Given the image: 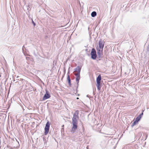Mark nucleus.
<instances>
[{
  "instance_id": "obj_1",
  "label": "nucleus",
  "mask_w": 149,
  "mask_h": 149,
  "mask_svg": "<svg viewBox=\"0 0 149 149\" xmlns=\"http://www.w3.org/2000/svg\"><path fill=\"white\" fill-rule=\"evenodd\" d=\"M72 127L71 130V132L73 134L74 133L76 130L77 129L78 121L72 120Z\"/></svg>"
},
{
  "instance_id": "obj_2",
  "label": "nucleus",
  "mask_w": 149,
  "mask_h": 149,
  "mask_svg": "<svg viewBox=\"0 0 149 149\" xmlns=\"http://www.w3.org/2000/svg\"><path fill=\"white\" fill-rule=\"evenodd\" d=\"M101 76L100 74L98 75L96 78V86L98 91H99L101 89Z\"/></svg>"
},
{
  "instance_id": "obj_3",
  "label": "nucleus",
  "mask_w": 149,
  "mask_h": 149,
  "mask_svg": "<svg viewBox=\"0 0 149 149\" xmlns=\"http://www.w3.org/2000/svg\"><path fill=\"white\" fill-rule=\"evenodd\" d=\"M50 125V124L49 122L47 121L46 124L44 129L45 132L43 135H46L48 134L49 130Z\"/></svg>"
},
{
  "instance_id": "obj_4",
  "label": "nucleus",
  "mask_w": 149,
  "mask_h": 149,
  "mask_svg": "<svg viewBox=\"0 0 149 149\" xmlns=\"http://www.w3.org/2000/svg\"><path fill=\"white\" fill-rule=\"evenodd\" d=\"M96 51L95 49L93 48L92 49L91 53V58L93 60H95L97 57V55L96 54Z\"/></svg>"
},
{
  "instance_id": "obj_5",
  "label": "nucleus",
  "mask_w": 149,
  "mask_h": 149,
  "mask_svg": "<svg viewBox=\"0 0 149 149\" xmlns=\"http://www.w3.org/2000/svg\"><path fill=\"white\" fill-rule=\"evenodd\" d=\"M79 111L78 110L76 111L74 113L73 117L72 118V120L73 121H78L79 118L78 115L79 114Z\"/></svg>"
},
{
  "instance_id": "obj_6",
  "label": "nucleus",
  "mask_w": 149,
  "mask_h": 149,
  "mask_svg": "<svg viewBox=\"0 0 149 149\" xmlns=\"http://www.w3.org/2000/svg\"><path fill=\"white\" fill-rule=\"evenodd\" d=\"M45 91V93L42 99V101H43L51 97V95L48 91L47 90H46Z\"/></svg>"
},
{
  "instance_id": "obj_7",
  "label": "nucleus",
  "mask_w": 149,
  "mask_h": 149,
  "mask_svg": "<svg viewBox=\"0 0 149 149\" xmlns=\"http://www.w3.org/2000/svg\"><path fill=\"white\" fill-rule=\"evenodd\" d=\"M81 124H82V129H79V128L77 129V133H78V134L79 135H80L81 136V135H82L84 134V127L83 125V123H81Z\"/></svg>"
},
{
  "instance_id": "obj_8",
  "label": "nucleus",
  "mask_w": 149,
  "mask_h": 149,
  "mask_svg": "<svg viewBox=\"0 0 149 149\" xmlns=\"http://www.w3.org/2000/svg\"><path fill=\"white\" fill-rule=\"evenodd\" d=\"M75 75L76 76V81L77 83V88L78 86V84L80 78V73H77L75 74Z\"/></svg>"
},
{
  "instance_id": "obj_9",
  "label": "nucleus",
  "mask_w": 149,
  "mask_h": 149,
  "mask_svg": "<svg viewBox=\"0 0 149 149\" xmlns=\"http://www.w3.org/2000/svg\"><path fill=\"white\" fill-rule=\"evenodd\" d=\"M104 45V42L102 39H100L99 42V48L100 49H103Z\"/></svg>"
},
{
  "instance_id": "obj_10",
  "label": "nucleus",
  "mask_w": 149,
  "mask_h": 149,
  "mask_svg": "<svg viewBox=\"0 0 149 149\" xmlns=\"http://www.w3.org/2000/svg\"><path fill=\"white\" fill-rule=\"evenodd\" d=\"M102 148H104L106 146V142L105 140H103L101 142L100 144Z\"/></svg>"
},
{
  "instance_id": "obj_11",
  "label": "nucleus",
  "mask_w": 149,
  "mask_h": 149,
  "mask_svg": "<svg viewBox=\"0 0 149 149\" xmlns=\"http://www.w3.org/2000/svg\"><path fill=\"white\" fill-rule=\"evenodd\" d=\"M81 67H80L79 66H78L75 69L74 71L76 72H78L77 73H80L81 70Z\"/></svg>"
},
{
  "instance_id": "obj_12",
  "label": "nucleus",
  "mask_w": 149,
  "mask_h": 149,
  "mask_svg": "<svg viewBox=\"0 0 149 149\" xmlns=\"http://www.w3.org/2000/svg\"><path fill=\"white\" fill-rule=\"evenodd\" d=\"M67 80L68 81V83L69 84V85L70 87H71V79H70V76H68V77H67Z\"/></svg>"
},
{
  "instance_id": "obj_13",
  "label": "nucleus",
  "mask_w": 149,
  "mask_h": 149,
  "mask_svg": "<svg viewBox=\"0 0 149 149\" xmlns=\"http://www.w3.org/2000/svg\"><path fill=\"white\" fill-rule=\"evenodd\" d=\"M97 54H98L97 58H102L103 57V56L102 52L97 53Z\"/></svg>"
},
{
  "instance_id": "obj_14",
  "label": "nucleus",
  "mask_w": 149,
  "mask_h": 149,
  "mask_svg": "<svg viewBox=\"0 0 149 149\" xmlns=\"http://www.w3.org/2000/svg\"><path fill=\"white\" fill-rule=\"evenodd\" d=\"M96 49L97 50V53H100V52H102L103 51V49H101L100 48H99L98 47H97L96 48Z\"/></svg>"
},
{
  "instance_id": "obj_15",
  "label": "nucleus",
  "mask_w": 149,
  "mask_h": 149,
  "mask_svg": "<svg viewBox=\"0 0 149 149\" xmlns=\"http://www.w3.org/2000/svg\"><path fill=\"white\" fill-rule=\"evenodd\" d=\"M97 15V13L95 11H93L91 13V16L92 17H95Z\"/></svg>"
},
{
  "instance_id": "obj_16",
  "label": "nucleus",
  "mask_w": 149,
  "mask_h": 149,
  "mask_svg": "<svg viewBox=\"0 0 149 149\" xmlns=\"http://www.w3.org/2000/svg\"><path fill=\"white\" fill-rule=\"evenodd\" d=\"M141 118L139 116L136 118L135 120L136 122H138L140 120Z\"/></svg>"
},
{
  "instance_id": "obj_17",
  "label": "nucleus",
  "mask_w": 149,
  "mask_h": 149,
  "mask_svg": "<svg viewBox=\"0 0 149 149\" xmlns=\"http://www.w3.org/2000/svg\"><path fill=\"white\" fill-rule=\"evenodd\" d=\"M137 122H136V121L135 120L134 122L132 123V127H133L134 125H135L137 123Z\"/></svg>"
},
{
  "instance_id": "obj_18",
  "label": "nucleus",
  "mask_w": 149,
  "mask_h": 149,
  "mask_svg": "<svg viewBox=\"0 0 149 149\" xmlns=\"http://www.w3.org/2000/svg\"><path fill=\"white\" fill-rule=\"evenodd\" d=\"M143 115V113H142L141 114H140L139 115V116L141 117V118L142 116Z\"/></svg>"
},
{
  "instance_id": "obj_19",
  "label": "nucleus",
  "mask_w": 149,
  "mask_h": 149,
  "mask_svg": "<svg viewBox=\"0 0 149 149\" xmlns=\"http://www.w3.org/2000/svg\"><path fill=\"white\" fill-rule=\"evenodd\" d=\"M32 23H33V26H35L36 25V24L34 22V21H33V20H32Z\"/></svg>"
},
{
  "instance_id": "obj_20",
  "label": "nucleus",
  "mask_w": 149,
  "mask_h": 149,
  "mask_svg": "<svg viewBox=\"0 0 149 149\" xmlns=\"http://www.w3.org/2000/svg\"><path fill=\"white\" fill-rule=\"evenodd\" d=\"M7 148L8 149H12L11 147L9 146H7Z\"/></svg>"
},
{
  "instance_id": "obj_21",
  "label": "nucleus",
  "mask_w": 149,
  "mask_h": 149,
  "mask_svg": "<svg viewBox=\"0 0 149 149\" xmlns=\"http://www.w3.org/2000/svg\"><path fill=\"white\" fill-rule=\"evenodd\" d=\"M147 51L148 52H149V45L147 47Z\"/></svg>"
},
{
  "instance_id": "obj_22",
  "label": "nucleus",
  "mask_w": 149,
  "mask_h": 149,
  "mask_svg": "<svg viewBox=\"0 0 149 149\" xmlns=\"http://www.w3.org/2000/svg\"><path fill=\"white\" fill-rule=\"evenodd\" d=\"M69 74H70V72H69V70L67 73V77H68V76H69Z\"/></svg>"
},
{
  "instance_id": "obj_23",
  "label": "nucleus",
  "mask_w": 149,
  "mask_h": 149,
  "mask_svg": "<svg viewBox=\"0 0 149 149\" xmlns=\"http://www.w3.org/2000/svg\"><path fill=\"white\" fill-rule=\"evenodd\" d=\"M145 110V109H143L142 110V113H143V112H144V111Z\"/></svg>"
},
{
  "instance_id": "obj_24",
  "label": "nucleus",
  "mask_w": 149,
  "mask_h": 149,
  "mask_svg": "<svg viewBox=\"0 0 149 149\" xmlns=\"http://www.w3.org/2000/svg\"><path fill=\"white\" fill-rule=\"evenodd\" d=\"M13 81H14V82H15V83H16V82H17V81H15V80H13Z\"/></svg>"
},
{
  "instance_id": "obj_25",
  "label": "nucleus",
  "mask_w": 149,
  "mask_h": 149,
  "mask_svg": "<svg viewBox=\"0 0 149 149\" xmlns=\"http://www.w3.org/2000/svg\"><path fill=\"white\" fill-rule=\"evenodd\" d=\"M89 96H90L88 95H87L86 96L87 97H89Z\"/></svg>"
},
{
  "instance_id": "obj_26",
  "label": "nucleus",
  "mask_w": 149,
  "mask_h": 149,
  "mask_svg": "<svg viewBox=\"0 0 149 149\" xmlns=\"http://www.w3.org/2000/svg\"><path fill=\"white\" fill-rule=\"evenodd\" d=\"M86 148H87V149H88V146L86 147Z\"/></svg>"
},
{
  "instance_id": "obj_27",
  "label": "nucleus",
  "mask_w": 149,
  "mask_h": 149,
  "mask_svg": "<svg viewBox=\"0 0 149 149\" xmlns=\"http://www.w3.org/2000/svg\"><path fill=\"white\" fill-rule=\"evenodd\" d=\"M24 47V46H23V47H22V49H23V47Z\"/></svg>"
},
{
  "instance_id": "obj_28",
  "label": "nucleus",
  "mask_w": 149,
  "mask_h": 149,
  "mask_svg": "<svg viewBox=\"0 0 149 149\" xmlns=\"http://www.w3.org/2000/svg\"><path fill=\"white\" fill-rule=\"evenodd\" d=\"M64 127V125H63L62 126V127Z\"/></svg>"
},
{
  "instance_id": "obj_29",
  "label": "nucleus",
  "mask_w": 149,
  "mask_h": 149,
  "mask_svg": "<svg viewBox=\"0 0 149 149\" xmlns=\"http://www.w3.org/2000/svg\"><path fill=\"white\" fill-rule=\"evenodd\" d=\"M62 130H64V128H62Z\"/></svg>"
},
{
  "instance_id": "obj_30",
  "label": "nucleus",
  "mask_w": 149,
  "mask_h": 149,
  "mask_svg": "<svg viewBox=\"0 0 149 149\" xmlns=\"http://www.w3.org/2000/svg\"><path fill=\"white\" fill-rule=\"evenodd\" d=\"M77 99H79V98H78V97H77Z\"/></svg>"
},
{
  "instance_id": "obj_31",
  "label": "nucleus",
  "mask_w": 149,
  "mask_h": 149,
  "mask_svg": "<svg viewBox=\"0 0 149 149\" xmlns=\"http://www.w3.org/2000/svg\"><path fill=\"white\" fill-rule=\"evenodd\" d=\"M17 142H18V144H19V142H18V141H17Z\"/></svg>"
},
{
  "instance_id": "obj_32",
  "label": "nucleus",
  "mask_w": 149,
  "mask_h": 149,
  "mask_svg": "<svg viewBox=\"0 0 149 149\" xmlns=\"http://www.w3.org/2000/svg\"><path fill=\"white\" fill-rule=\"evenodd\" d=\"M44 139L43 138V140H44Z\"/></svg>"
}]
</instances>
